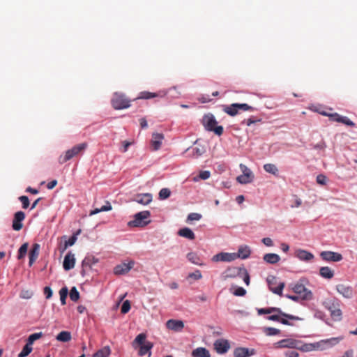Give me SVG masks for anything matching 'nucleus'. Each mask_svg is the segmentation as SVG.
Returning a JSON list of instances; mask_svg holds the SVG:
<instances>
[{
  "mask_svg": "<svg viewBox=\"0 0 357 357\" xmlns=\"http://www.w3.org/2000/svg\"><path fill=\"white\" fill-rule=\"evenodd\" d=\"M146 335L145 333H140L132 342V345L133 348L137 349L139 347L138 354L140 356H145L146 354L149 355V357L151 356V350L153 347V344L149 341H146Z\"/></svg>",
  "mask_w": 357,
  "mask_h": 357,
  "instance_id": "f257e3e1",
  "label": "nucleus"
},
{
  "mask_svg": "<svg viewBox=\"0 0 357 357\" xmlns=\"http://www.w3.org/2000/svg\"><path fill=\"white\" fill-rule=\"evenodd\" d=\"M202 124L206 130L213 132L218 136L222 135L223 133V127L218 126V122L212 114H207L203 116Z\"/></svg>",
  "mask_w": 357,
  "mask_h": 357,
  "instance_id": "f03ea898",
  "label": "nucleus"
},
{
  "mask_svg": "<svg viewBox=\"0 0 357 357\" xmlns=\"http://www.w3.org/2000/svg\"><path fill=\"white\" fill-rule=\"evenodd\" d=\"M341 340H342V337H333L331 339L322 340L315 344H302V342L300 341V346H298V349L302 351H310L314 349H318L321 344H328L331 347L337 344Z\"/></svg>",
  "mask_w": 357,
  "mask_h": 357,
  "instance_id": "7ed1b4c3",
  "label": "nucleus"
},
{
  "mask_svg": "<svg viewBox=\"0 0 357 357\" xmlns=\"http://www.w3.org/2000/svg\"><path fill=\"white\" fill-rule=\"evenodd\" d=\"M130 102L131 100L125 94L119 92L114 93L111 100L112 106L116 110L128 108Z\"/></svg>",
  "mask_w": 357,
  "mask_h": 357,
  "instance_id": "20e7f679",
  "label": "nucleus"
},
{
  "mask_svg": "<svg viewBox=\"0 0 357 357\" xmlns=\"http://www.w3.org/2000/svg\"><path fill=\"white\" fill-rule=\"evenodd\" d=\"M151 216V213L149 211H143L136 213L134 216V220L128 222L130 227H144L151 222L149 218Z\"/></svg>",
  "mask_w": 357,
  "mask_h": 357,
  "instance_id": "39448f33",
  "label": "nucleus"
},
{
  "mask_svg": "<svg viewBox=\"0 0 357 357\" xmlns=\"http://www.w3.org/2000/svg\"><path fill=\"white\" fill-rule=\"evenodd\" d=\"M324 307L331 312V316L334 321H339L342 319V311L340 304L335 299L326 301L324 303Z\"/></svg>",
  "mask_w": 357,
  "mask_h": 357,
  "instance_id": "423d86ee",
  "label": "nucleus"
},
{
  "mask_svg": "<svg viewBox=\"0 0 357 357\" xmlns=\"http://www.w3.org/2000/svg\"><path fill=\"white\" fill-rule=\"evenodd\" d=\"M289 288L303 300H311L313 297L312 291L299 282L290 284Z\"/></svg>",
  "mask_w": 357,
  "mask_h": 357,
  "instance_id": "0eeeda50",
  "label": "nucleus"
},
{
  "mask_svg": "<svg viewBox=\"0 0 357 357\" xmlns=\"http://www.w3.org/2000/svg\"><path fill=\"white\" fill-rule=\"evenodd\" d=\"M269 289L274 294H278L279 296L282 295V290L284 287V282H280L276 287L278 284L277 278L273 275H269L266 279Z\"/></svg>",
  "mask_w": 357,
  "mask_h": 357,
  "instance_id": "6e6552de",
  "label": "nucleus"
},
{
  "mask_svg": "<svg viewBox=\"0 0 357 357\" xmlns=\"http://www.w3.org/2000/svg\"><path fill=\"white\" fill-rule=\"evenodd\" d=\"M300 346V341L294 339H284L280 340L274 344V347L276 349L279 348H290L298 349Z\"/></svg>",
  "mask_w": 357,
  "mask_h": 357,
  "instance_id": "1a4fd4ad",
  "label": "nucleus"
},
{
  "mask_svg": "<svg viewBox=\"0 0 357 357\" xmlns=\"http://www.w3.org/2000/svg\"><path fill=\"white\" fill-rule=\"evenodd\" d=\"M273 312L280 313L283 317H287V319H291V320H300L301 319L298 317L282 312L281 311V310L278 307L261 308V309L258 310L259 314H271Z\"/></svg>",
  "mask_w": 357,
  "mask_h": 357,
  "instance_id": "9d476101",
  "label": "nucleus"
},
{
  "mask_svg": "<svg viewBox=\"0 0 357 357\" xmlns=\"http://www.w3.org/2000/svg\"><path fill=\"white\" fill-rule=\"evenodd\" d=\"M67 249V236H63L60 238V241L59 243L58 250L60 252L61 256H63V267L65 271H67V253L65 254V251Z\"/></svg>",
  "mask_w": 357,
  "mask_h": 357,
  "instance_id": "9b49d317",
  "label": "nucleus"
},
{
  "mask_svg": "<svg viewBox=\"0 0 357 357\" xmlns=\"http://www.w3.org/2000/svg\"><path fill=\"white\" fill-rule=\"evenodd\" d=\"M320 257L326 261L337 262L342 259L341 254L332 251H323L320 253Z\"/></svg>",
  "mask_w": 357,
  "mask_h": 357,
  "instance_id": "f8f14e48",
  "label": "nucleus"
},
{
  "mask_svg": "<svg viewBox=\"0 0 357 357\" xmlns=\"http://www.w3.org/2000/svg\"><path fill=\"white\" fill-rule=\"evenodd\" d=\"M165 325L167 329L174 332H181L184 328V322L178 319H169Z\"/></svg>",
  "mask_w": 357,
  "mask_h": 357,
  "instance_id": "ddd939ff",
  "label": "nucleus"
},
{
  "mask_svg": "<svg viewBox=\"0 0 357 357\" xmlns=\"http://www.w3.org/2000/svg\"><path fill=\"white\" fill-rule=\"evenodd\" d=\"M337 291L346 298H351L354 294L353 288L351 286L344 284H338L336 285Z\"/></svg>",
  "mask_w": 357,
  "mask_h": 357,
  "instance_id": "4468645a",
  "label": "nucleus"
},
{
  "mask_svg": "<svg viewBox=\"0 0 357 357\" xmlns=\"http://www.w3.org/2000/svg\"><path fill=\"white\" fill-rule=\"evenodd\" d=\"M25 219V213L23 211H17L14 215L12 227L15 231H20L22 227V221Z\"/></svg>",
  "mask_w": 357,
  "mask_h": 357,
  "instance_id": "2eb2a0df",
  "label": "nucleus"
},
{
  "mask_svg": "<svg viewBox=\"0 0 357 357\" xmlns=\"http://www.w3.org/2000/svg\"><path fill=\"white\" fill-rule=\"evenodd\" d=\"M214 347L218 354H225L230 348V344L227 340L218 339L214 343Z\"/></svg>",
  "mask_w": 357,
  "mask_h": 357,
  "instance_id": "dca6fc26",
  "label": "nucleus"
},
{
  "mask_svg": "<svg viewBox=\"0 0 357 357\" xmlns=\"http://www.w3.org/2000/svg\"><path fill=\"white\" fill-rule=\"evenodd\" d=\"M135 262L133 261H130L128 264H121L115 266L114 272L116 275H124L128 273L130 271V269L132 268Z\"/></svg>",
  "mask_w": 357,
  "mask_h": 357,
  "instance_id": "f3484780",
  "label": "nucleus"
},
{
  "mask_svg": "<svg viewBox=\"0 0 357 357\" xmlns=\"http://www.w3.org/2000/svg\"><path fill=\"white\" fill-rule=\"evenodd\" d=\"M254 349H248L245 347H237L234 350V357H250L255 354Z\"/></svg>",
  "mask_w": 357,
  "mask_h": 357,
  "instance_id": "a211bd4d",
  "label": "nucleus"
},
{
  "mask_svg": "<svg viewBox=\"0 0 357 357\" xmlns=\"http://www.w3.org/2000/svg\"><path fill=\"white\" fill-rule=\"evenodd\" d=\"M243 268L231 267L228 268L223 273V278L225 280L231 278H235L242 274Z\"/></svg>",
  "mask_w": 357,
  "mask_h": 357,
  "instance_id": "6ab92c4d",
  "label": "nucleus"
},
{
  "mask_svg": "<svg viewBox=\"0 0 357 357\" xmlns=\"http://www.w3.org/2000/svg\"><path fill=\"white\" fill-rule=\"evenodd\" d=\"M164 139V135L162 133H153L152 135V139L151 142L153 150L157 151L160 148L162 141Z\"/></svg>",
  "mask_w": 357,
  "mask_h": 357,
  "instance_id": "aec40b11",
  "label": "nucleus"
},
{
  "mask_svg": "<svg viewBox=\"0 0 357 357\" xmlns=\"http://www.w3.org/2000/svg\"><path fill=\"white\" fill-rule=\"evenodd\" d=\"M295 255L300 260L305 261H311L314 258V255L311 252L301 249L296 250Z\"/></svg>",
  "mask_w": 357,
  "mask_h": 357,
  "instance_id": "412c9836",
  "label": "nucleus"
},
{
  "mask_svg": "<svg viewBox=\"0 0 357 357\" xmlns=\"http://www.w3.org/2000/svg\"><path fill=\"white\" fill-rule=\"evenodd\" d=\"M86 143H81L68 150V160L77 155L80 152L83 151L86 148Z\"/></svg>",
  "mask_w": 357,
  "mask_h": 357,
  "instance_id": "4be33fe9",
  "label": "nucleus"
},
{
  "mask_svg": "<svg viewBox=\"0 0 357 357\" xmlns=\"http://www.w3.org/2000/svg\"><path fill=\"white\" fill-rule=\"evenodd\" d=\"M166 93L163 91L152 93L149 91H142L139 93L137 99H151L156 97H164Z\"/></svg>",
  "mask_w": 357,
  "mask_h": 357,
  "instance_id": "5701e85b",
  "label": "nucleus"
},
{
  "mask_svg": "<svg viewBox=\"0 0 357 357\" xmlns=\"http://www.w3.org/2000/svg\"><path fill=\"white\" fill-rule=\"evenodd\" d=\"M135 200L139 204L147 205L152 201V195L149 193L138 195Z\"/></svg>",
  "mask_w": 357,
  "mask_h": 357,
  "instance_id": "b1692460",
  "label": "nucleus"
},
{
  "mask_svg": "<svg viewBox=\"0 0 357 357\" xmlns=\"http://www.w3.org/2000/svg\"><path fill=\"white\" fill-rule=\"evenodd\" d=\"M250 252L251 251L250 248L247 245H245L241 246L238 250V252L235 253V255L236 256V259L241 258L245 259L249 257Z\"/></svg>",
  "mask_w": 357,
  "mask_h": 357,
  "instance_id": "393cba45",
  "label": "nucleus"
},
{
  "mask_svg": "<svg viewBox=\"0 0 357 357\" xmlns=\"http://www.w3.org/2000/svg\"><path fill=\"white\" fill-rule=\"evenodd\" d=\"M40 245L37 243L33 245V248L29 252V266H31L33 262L36 260L39 255Z\"/></svg>",
  "mask_w": 357,
  "mask_h": 357,
  "instance_id": "a878e982",
  "label": "nucleus"
},
{
  "mask_svg": "<svg viewBox=\"0 0 357 357\" xmlns=\"http://www.w3.org/2000/svg\"><path fill=\"white\" fill-rule=\"evenodd\" d=\"M334 274V271L328 266H322L319 269V275L325 279L333 278Z\"/></svg>",
  "mask_w": 357,
  "mask_h": 357,
  "instance_id": "bb28decb",
  "label": "nucleus"
},
{
  "mask_svg": "<svg viewBox=\"0 0 357 357\" xmlns=\"http://www.w3.org/2000/svg\"><path fill=\"white\" fill-rule=\"evenodd\" d=\"M178 234L189 240H194L195 235L194 232L188 227H184L178 230Z\"/></svg>",
  "mask_w": 357,
  "mask_h": 357,
  "instance_id": "cd10ccee",
  "label": "nucleus"
},
{
  "mask_svg": "<svg viewBox=\"0 0 357 357\" xmlns=\"http://www.w3.org/2000/svg\"><path fill=\"white\" fill-rule=\"evenodd\" d=\"M263 259L268 264H275L280 260V257L275 253H268L264 255Z\"/></svg>",
  "mask_w": 357,
  "mask_h": 357,
  "instance_id": "c85d7f7f",
  "label": "nucleus"
},
{
  "mask_svg": "<svg viewBox=\"0 0 357 357\" xmlns=\"http://www.w3.org/2000/svg\"><path fill=\"white\" fill-rule=\"evenodd\" d=\"M192 357H211V354L206 348L198 347L192 351Z\"/></svg>",
  "mask_w": 357,
  "mask_h": 357,
  "instance_id": "c756f323",
  "label": "nucleus"
},
{
  "mask_svg": "<svg viewBox=\"0 0 357 357\" xmlns=\"http://www.w3.org/2000/svg\"><path fill=\"white\" fill-rule=\"evenodd\" d=\"M188 259L192 264L198 266H204V264L202 262L199 256L195 252H189L187 255Z\"/></svg>",
  "mask_w": 357,
  "mask_h": 357,
  "instance_id": "7c9ffc66",
  "label": "nucleus"
},
{
  "mask_svg": "<svg viewBox=\"0 0 357 357\" xmlns=\"http://www.w3.org/2000/svg\"><path fill=\"white\" fill-rule=\"evenodd\" d=\"M112 208V205H111L110 202L108 201H106L105 204L104 206H102V207L96 208L93 210L91 211L89 213V215H93L100 212L109 211H111Z\"/></svg>",
  "mask_w": 357,
  "mask_h": 357,
  "instance_id": "2f4dec72",
  "label": "nucleus"
},
{
  "mask_svg": "<svg viewBox=\"0 0 357 357\" xmlns=\"http://www.w3.org/2000/svg\"><path fill=\"white\" fill-rule=\"evenodd\" d=\"M111 354L109 346H105L93 354V357H108Z\"/></svg>",
  "mask_w": 357,
  "mask_h": 357,
  "instance_id": "473e14b6",
  "label": "nucleus"
},
{
  "mask_svg": "<svg viewBox=\"0 0 357 357\" xmlns=\"http://www.w3.org/2000/svg\"><path fill=\"white\" fill-rule=\"evenodd\" d=\"M223 111L231 116H236L238 114L236 103H233L229 105H225L223 108Z\"/></svg>",
  "mask_w": 357,
  "mask_h": 357,
  "instance_id": "72a5a7b5",
  "label": "nucleus"
},
{
  "mask_svg": "<svg viewBox=\"0 0 357 357\" xmlns=\"http://www.w3.org/2000/svg\"><path fill=\"white\" fill-rule=\"evenodd\" d=\"M254 175L241 174L237 176L236 180L241 184L250 183L253 181Z\"/></svg>",
  "mask_w": 357,
  "mask_h": 357,
  "instance_id": "f704fd0d",
  "label": "nucleus"
},
{
  "mask_svg": "<svg viewBox=\"0 0 357 357\" xmlns=\"http://www.w3.org/2000/svg\"><path fill=\"white\" fill-rule=\"evenodd\" d=\"M264 169L271 174L277 175L278 173V169L275 165L272 163H267L264 165Z\"/></svg>",
  "mask_w": 357,
  "mask_h": 357,
  "instance_id": "c9c22d12",
  "label": "nucleus"
},
{
  "mask_svg": "<svg viewBox=\"0 0 357 357\" xmlns=\"http://www.w3.org/2000/svg\"><path fill=\"white\" fill-rule=\"evenodd\" d=\"M32 345L29 344V343H26L24 346L21 352L18 354V357H26L32 351Z\"/></svg>",
  "mask_w": 357,
  "mask_h": 357,
  "instance_id": "e433bc0d",
  "label": "nucleus"
},
{
  "mask_svg": "<svg viewBox=\"0 0 357 357\" xmlns=\"http://www.w3.org/2000/svg\"><path fill=\"white\" fill-rule=\"evenodd\" d=\"M68 296L70 300L74 302L77 301L79 298V293L75 287L71 288L70 292L68 293Z\"/></svg>",
  "mask_w": 357,
  "mask_h": 357,
  "instance_id": "4c0bfd02",
  "label": "nucleus"
},
{
  "mask_svg": "<svg viewBox=\"0 0 357 357\" xmlns=\"http://www.w3.org/2000/svg\"><path fill=\"white\" fill-rule=\"evenodd\" d=\"M236 107L238 111L242 110V111H250V112H254L255 110V107L250 106L249 105L246 103H236Z\"/></svg>",
  "mask_w": 357,
  "mask_h": 357,
  "instance_id": "58836bf2",
  "label": "nucleus"
},
{
  "mask_svg": "<svg viewBox=\"0 0 357 357\" xmlns=\"http://www.w3.org/2000/svg\"><path fill=\"white\" fill-rule=\"evenodd\" d=\"M27 249H28V243H25L20 246V248H19V250H18V256H17L19 259H21L23 257H24V256L26 255V254L27 252Z\"/></svg>",
  "mask_w": 357,
  "mask_h": 357,
  "instance_id": "ea45409f",
  "label": "nucleus"
},
{
  "mask_svg": "<svg viewBox=\"0 0 357 357\" xmlns=\"http://www.w3.org/2000/svg\"><path fill=\"white\" fill-rule=\"evenodd\" d=\"M98 262V260L93 257H87L82 261V266L91 267L92 264Z\"/></svg>",
  "mask_w": 357,
  "mask_h": 357,
  "instance_id": "a19ab883",
  "label": "nucleus"
},
{
  "mask_svg": "<svg viewBox=\"0 0 357 357\" xmlns=\"http://www.w3.org/2000/svg\"><path fill=\"white\" fill-rule=\"evenodd\" d=\"M222 261H232L236 259L235 253L222 252Z\"/></svg>",
  "mask_w": 357,
  "mask_h": 357,
  "instance_id": "79ce46f5",
  "label": "nucleus"
},
{
  "mask_svg": "<svg viewBox=\"0 0 357 357\" xmlns=\"http://www.w3.org/2000/svg\"><path fill=\"white\" fill-rule=\"evenodd\" d=\"M60 294V301L62 305H65L66 303V300L67 298V287L65 286L62 287L59 291Z\"/></svg>",
  "mask_w": 357,
  "mask_h": 357,
  "instance_id": "37998d69",
  "label": "nucleus"
},
{
  "mask_svg": "<svg viewBox=\"0 0 357 357\" xmlns=\"http://www.w3.org/2000/svg\"><path fill=\"white\" fill-rule=\"evenodd\" d=\"M41 336H42V333H33V334H31V335H30L29 336L26 342L29 343V344L32 345L33 343L34 342V341H36L38 339H39Z\"/></svg>",
  "mask_w": 357,
  "mask_h": 357,
  "instance_id": "c03bdc74",
  "label": "nucleus"
},
{
  "mask_svg": "<svg viewBox=\"0 0 357 357\" xmlns=\"http://www.w3.org/2000/svg\"><path fill=\"white\" fill-rule=\"evenodd\" d=\"M171 195V192L168 188H162L159 192V198L160 199H165Z\"/></svg>",
  "mask_w": 357,
  "mask_h": 357,
  "instance_id": "a18cd8bd",
  "label": "nucleus"
},
{
  "mask_svg": "<svg viewBox=\"0 0 357 357\" xmlns=\"http://www.w3.org/2000/svg\"><path fill=\"white\" fill-rule=\"evenodd\" d=\"M265 333L267 335H278L280 333V331L279 329L272 328V327H268L264 329Z\"/></svg>",
  "mask_w": 357,
  "mask_h": 357,
  "instance_id": "49530a36",
  "label": "nucleus"
},
{
  "mask_svg": "<svg viewBox=\"0 0 357 357\" xmlns=\"http://www.w3.org/2000/svg\"><path fill=\"white\" fill-rule=\"evenodd\" d=\"M202 218V215L197 213H191L188 215L187 222L193 220H199Z\"/></svg>",
  "mask_w": 357,
  "mask_h": 357,
  "instance_id": "de8ad7c7",
  "label": "nucleus"
},
{
  "mask_svg": "<svg viewBox=\"0 0 357 357\" xmlns=\"http://www.w3.org/2000/svg\"><path fill=\"white\" fill-rule=\"evenodd\" d=\"M82 230L80 229H79L78 230H77L75 233H73V236L68 238V246H72L73 245L75 244L76 240H77V236L80 234Z\"/></svg>",
  "mask_w": 357,
  "mask_h": 357,
  "instance_id": "09e8293b",
  "label": "nucleus"
},
{
  "mask_svg": "<svg viewBox=\"0 0 357 357\" xmlns=\"http://www.w3.org/2000/svg\"><path fill=\"white\" fill-rule=\"evenodd\" d=\"M340 122L339 123H344L347 126H355V123L351 121L349 118H347V116H341L340 115Z\"/></svg>",
  "mask_w": 357,
  "mask_h": 357,
  "instance_id": "8fccbe9b",
  "label": "nucleus"
},
{
  "mask_svg": "<svg viewBox=\"0 0 357 357\" xmlns=\"http://www.w3.org/2000/svg\"><path fill=\"white\" fill-rule=\"evenodd\" d=\"M321 114L324 116H328L333 121L340 122L339 119L340 118V115L337 113L327 114L326 112H322Z\"/></svg>",
  "mask_w": 357,
  "mask_h": 357,
  "instance_id": "3c124183",
  "label": "nucleus"
},
{
  "mask_svg": "<svg viewBox=\"0 0 357 357\" xmlns=\"http://www.w3.org/2000/svg\"><path fill=\"white\" fill-rule=\"evenodd\" d=\"M130 310V303L128 300H126V301L123 302V303L121 306V312L123 314H126L127 312H129Z\"/></svg>",
  "mask_w": 357,
  "mask_h": 357,
  "instance_id": "603ef678",
  "label": "nucleus"
},
{
  "mask_svg": "<svg viewBox=\"0 0 357 357\" xmlns=\"http://www.w3.org/2000/svg\"><path fill=\"white\" fill-rule=\"evenodd\" d=\"M75 264V258L73 254L68 252V270L74 268Z\"/></svg>",
  "mask_w": 357,
  "mask_h": 357,
  "instance_id": "864d4df0",
  "label": "nucleus"
},
{
  "mask_svg": "<svg viewBox=\"0 0 357 357\" xmlns=\"http://www.w3.org/2000/svg\"><path fill=\"white\" fill-rule=\"evenodd\" d=\"M20 201L22 202V208H27L29 206V199L26 196H21L19 197Z\"/></svg>",
  "mask_w": 357,
  "mask_h": 357,
  "instance_id": "5fc2aeb1",
  "label": "nucleus"
},
{
  "mask_svg": "<svg viewBox=\"0 0 357 357\" xmlns=\"http://www.w3.org/2000/svg\"><path fill=\"white\" fill-rule=\"evenodd\" d=\"M188 278H193L195 280H199L202 278V275L199 270H196L195 272L190 273L188 275Z\"/></svg>",
  "mask_w": 357,
  "mask_h": 357,
  "instance_id": "6e6d98bb",
  "label": "nucleus"
},
{
  "mask_svg": "<svg viewBox=\"0 0 357 357\" xmlns=\"http://www.w3.org/2000/svg\"><path fill=\"white\" fill-rule=\"evenodd\" d=\"M56 340L61 342H67V331H61L57 336Z\"/></svg>",
  "mask_w": 357,
  "mask_h": 357,
  "instance_id": "4d7b16f0",
  "label": "nucleus"
},
{
  "mask_svg": "<svg viewBox=\"0 0 357 357\" xmlns=\"http://www.w3.org/2000/svg\"><path fill=\"white\" fill-rule=\"evenodd\" d=\"M33 293L28 290H22L20 293V297L24 299H29L32 297Z\"/></svg>",
  "mask_w": 357,
  "mask_h": 357,
  "instance_id": "13d9d810",
  "label": "nucleus"
},
{
  "mask_svg": "<svg viewBox=\"0 0 357 357\" xmlns=\"http://www.w3.org/2000/svg\"><path fill=\"white\" fill-rule=\"evenodd\" d=\"M317 183L320 184V185H325L326 183V176H324V174H319L317 176Z\"/></svg>",
  "mask_w": 357,
  "mask_h": 357,
  "instance_id": "bf43d9fd",
  "label": "nucleus"
},
{
  "mask_svg": "<svg viewBox=\"0 0 357 357\" xmlns=\"http://www.w3.org/2000/svg\"><path fill=\"white\" fill-rule=\"evenodd\" d=\"M240 169L242 171V174H249V175H254L252 171L245 165L241 164L240 165Z\"/></svg>",
  "mask_w": 357,
  "mask_h": 357,
  "instance_id": "052dcab7",
  "label": "nucleus"
},
{
  "mask_svg": "<svg viewBox=\"0 0 357 357\" xmlns=\"http://www.w3.org/2000/svg\"><path fill=\"white\" fill-rule=\"evenodd\" d=\"M285 357H298L299 354L294 350H288L284 352Z\"/></svg>",
  "mask_w": 357,
  "mask_h": 357,
  "instance_id": "680f3d73",
  "label": "nucleus"
},
{
  "mask_svg": "<svg viewBox=\"0 0 357 357\" xmlns=\"http://www.w3.org/2000/svg\"><path fill=\"white\" fill-rule=\"evenodd\" d=\"M261 119H257L254 117H250L243 121V123H245L248 126H250L252 123L260 121Z\"/></svg>",
  "mask_w": 357,
  "mask_h": 357,
  "instance_id": "e2e57ef3",
  "label": "nucleus"
},
{
  "mask_svg": "<svg viewBox=\"0 0 357 357\" xmlns=\"http://www.w3.org/2000/svg\"><path fill=\"white\" fill-rule=\"evenodd\" d=\"M246 294V291L243 287H238L234 294L237 296H243Z\"/></svg>",
  "mask_w": 357,
  "mask_h": 357,
  "instance_id": "0e129e2a",
  "label": "nucleus"
},
{
  "mask_svg": "<svg viewBox=\"0 0 357 357\" xmlns=\"http://www.w3.org/2000/svg\"><path fill=\"white\" fill-rule=\"evenodd\" d=\"M242 273L244 274L243 281L245 282V283L247 285H249V284H250V275H249L248 271H246V269H245L244 268H243V269H242Z\"/></svg>",
  "mask_w": 357,
  "mask_h": 357,
  "instance_id": "69168bd1",
  "label": "nucleus"
},
{
  "mask_svg": "<svg viewBox=\"0 0 357 357\" xmlns=\"http://www.w3.org/2000/svg\"><path fill=\"white\" fill-rule=\"evenodd\" d=\"M44 294L47 299H49L52 296V290L50 287H45L44 288Z\"/></svg>",
  "mask_w": 357,
  "mask_h": 357,
  "instance_id": "338daca9",
  "label": "nucleus"
},
{
  "mask_svg": "<svg viewBox=\"0 0 357 357\" xmlns=\"http://www.w3.org/2000/svg\"><path fill=\"white\" fill-rule=\"evenodd\" d=\"M283 317L282 315H281L280 313H278V314H272V315H270L268 317V320H271V321H278L280 322V317Z\"/></svg>",
  "mask_w": 357,
  "mask_h": 357,
  "instance_id": "774afa93",
  "label": "nucleus"
}]
</instances>
